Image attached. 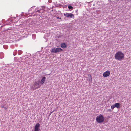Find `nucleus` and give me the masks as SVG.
<instances>
[{"instance_id": "nucleus-1", "label": "nucleus", "mask_w": 131, "mask_h": 131, "mask_svg": "<svg viewBox=\"0 0 131 131\" xmlns=\"http://www.w3.org/2000/svg\"><path fill=\"white\" fill-rule=\"evenodd\" d=\"M124 54L121 51H118L115 55V57L116 59L119 61L122 60L124 58Z\"/></svg>"}, {"instance_id": "nucleus-3", "label": "nucleus", "mask_w": 131, "mask_h": 131, "mask_svg": "<svg viewBox=\"0 0 131 131\" xmlns=\"http://www.w3.org/2000/svg\"><path fill=\"white\" fill-rule=\"evenodd\" d=\"M62 49L60 48H54L52 49L51 52L52 53H54L59 52L62 51Z\"/></svg>"}, {"instance_id": "nucleus-17", "label": "nucleus", "mask_w": 131, "mask_h": 131, "mask_svg": "<svg viewBox=\"0 0 131 131\" xmlns=\"http://www.w3.org/2000/svg\"><path fill=\"white\" fill-rule=\"evenodd\" d=\"M58 19H59V20H58V21L60 22L61 21V18H59V17H58L57 18Z\"/></svg>"}, {"instance_id": "nucleus-18", "label": "nucleus", "mask_w": 131, "mask_h": 131, "mask_svg": "<svg viewBox=\"0 0 131 131\" xmlns=\"http://www.w3.org/2000/svg\"><path fill=\"white\" fill-rule=\"evenodd\" d=\"M115 107L114 106V105H112L111 106V108L112 110H113L114 108Z\"/></svg>"}, {"instance_id": "nucleus-13", "label": "nucleus", "mask_w": 131, "mask_h": 131, "mask_svg": "<svg viewBox=\"0 0 131 131\" xmlns=\"http://www.w3.org/2000/svg\"><path fill=\"white\" fill-rule=\"evenodd\" d=\"M22 53V51L21 50H19L18 51V54L19 55H21Z\"/></svg>"}, {"instance_id": "nucleus-11", "label": "nucleus", "mask_w": 131, "mask_h": 131, "mask_svg": "<svg viewBox=\"0 0 131 131\" xmlns=\"http://www.w3.org/2000/svg\"><path fill=\"white\" fill-rule=\"evenodd\" d=\"M88 81H89L91 82L92 81V76L90 74L88 75Z\"/></svg>"}, {"instance_id": "nucleus-7", "label": "nucleus", "mask_w": 131, "mask_h": 131, "mask_svg": "<svg viewBox=\"0 0 131 131\" xmlns=\"http://www.w3.org/2000/svg\"><path fill=\"white\" fill-rule=\"evenodd\" d=\"M39 83L40 81L39 80H38L37 81H36L34 84V86L38 85V87H40V85H39Z\"/></svg>"}, {"instance_id": "nucleus-26", "label": "nucleus", "mask_w": 131, "mask_h": 131, "mask_svg": "<svg viewBox=\"0 0 131 131\" xmlns=\"http://www.w3.org/2000/svg\"><path fill=\"white\" fill-rule=\"evenodd\" d=\"M53 112V111H52V112H51V113H52V112Z\"/></svg>"}, {"instance_id": "nucleus-22", "label": "nucleus", "mask_w": 131, "mask_h": 131, "mask_svg": "<svg viewBox=\"0 0 131 131\" xmlns=\"http://www.w3.org/2000/svg\"><path fill=\"white\" fill-rule=\"evenodd\" d=\"M48 2L49 3H51V0H49L48 1Z\"/></svg>"}, {"instance_id": "nucleus-21", "label": "nucleus", "mask_w": 131, "mask_h": 131, "mask_svg": "<svg viewBox=\"0 0 131 131\" xmlns=\"http://www.w3.org/2000/svg\"><path fill=\"white\" fill-rule=\"evenodd\" d=\"M1 108H4V106H3V105H2V106H1Z\"/></svg>"}, {"instance_id": "nucleus-4", "label": "nucleus", "mask_w": 131, "mask_h": 131, "mask_svg": "<svg viewBox=\"0 0 131 131\" xmlns=\"http://www.w3.org/2000/svg\"><path fill=\"white\" fill-rule=\"evenodd\" d=\"M64 15L67 18H72L74 17V15L71 13H66V14H64Z\"/></svg>"}, {"instance_id": "nucleus-15", "label": "nucleus", "mask_w": 131, "mask_h": 131, "mask_svg": "<svg viewBox=\"0 0 131 131\" xmlns=\"http://www.w3.org/2000/svg\"><path fill=\"white\" fill-rule=\"evenodd\" d=\"M68 7L69 9H73V7L71 6H69Z\"/></svg>"}, {"instance_id": "nucleus-2", "label": "nucleus", "mask_w": 131, "mask_h": 131, "mask_svg": "<svg viewBox=\"0 0 131 131\" xmlns=\"http://www.w3.org/2000/svg\"><path fill=\"white\" fill-rule=\"evenodd\" d=\"M96 120L97 122L99 123H101L104 122V118L102 115L100 114L97 117Z\"/></svg>"}, {"instance_id": "nucleus-20", "label": "nucleus", "mask_w": 131, "mask_h": 131, "mask_svg": "<svg viewBox=\"0 0 131 131\" xmlns=\"http://www.w3.org/2000/svg\"><path fill=\"white\" fill-rule=\"evenodd\" d=\"M107 112H112V110L110 109H108L107 110Z\"/></svg>"}, {"instance_id": "nucleus-28", "label": "nucleus", "mask_w": 131, "mask_h": 131, "mask_svg": "<svg viewBox=\"0 0 131 131\" xmlns=\"http://www.w3.org/2000/svg\"><path fill=\"white\" fill-rule=\"evenodd\" d=\"M122 0H121V1H122Z\"/></svg>"}, {"instance_id": "nucleus-23", "label": "nucleus", "mask_w": 131, "mask_h": 131, "mask_svg": "<svg viewBox=\"0 0 131 131\" xmlns=\"http://www.w3.org/2000/svg\"><path fill=\"white\" fill-rule=\"evenodd\" d=\"M32 7H31V8H30L29 9V11H31V10H32Z\"/></svg>"}, {"instance_id": "nucleus-24", "label": "nucleus", "mask_w": 131, "mask_h": 131, "mask_svg": "<svg viewBox=\"0 0 131 131\" xmlns=\"http://www.w3.org/2000/svg\"><path fill=\"white\" fill-rule=\"evenodd\" d=\"M36 9H35V10H36V12H39L40 11L39 10H37L36 11Z\"/></svg>"}, {"instance_id": "nucleus-9", "label": "nucleus", "mask_w": 131, "mask_h": 131, "mask_svg": "<svg viewBox=\"0 0 131 131\" xmlns=\"http://www.w3.org/2000/svg\"><path fill=\"white\" fill-rule=\"evenodd\" d=\"M115 107H116L117 108H119L120 107V104L119 103H116L114 105Z\"/></svg>"}, {"instance_id": "nucleus-19", "label": "nucleus", "mask_w": 131, "mask_h": 131, "mask_svg": "<svg viewBox=\"0 0 131 131\" xmlns=\"http://www.w3.org/2000/svg\"><path fill=\"white\" fill-rule=\"evenodd\" d=\"M17 57H15L14 58V60L16 62L17 61Z\"/></svg>"}, {"instance_id": "nucleus-6", "label": "nucleus", "mask_w": 131, "mask_h": 131, "mask_svg": "<svg viewBox=\"0 0 131 131\" xmlns=\"http://www.w3.org/2000/svg\"><path fill=\"white\" fill-rule=\"evenodd\" d=\"M110 74V72L109 71H107L103 73V76L105 77H106L109 76Z\"/></svg>"}, {"instance_id": "nucleus-10", "label": "nucleus", "mask_w": 131, "mask_h": 131, "mask_svg": "<svg viewBox=\"0 0 131 131\" xmlns=\"http://www.w3.org/2000/svg\"><path fill=\"white\" fill-rule=\"evenodd\" d=\"M61 47L63 48H65L67 47L66 44L65 43H62L61 45Z\"/></svg>"}, {"instance_id": "nucleus-5", "label": "nucleus", "mask_w": 131, "mask_h": 131, "mask_svg": "<svg viewBox=\"0 0 131 131\" xmlns=\"http://www.w3.org/2000/svg\"><path fill=\"white\" fill-rule=\"evenodd\" d=\"M40 126V124L39 123H37L36 125L34 128V131H39L40 129L39 127Z\"/></svg>"}, {"instance_id": "nucleus-16", "label": "nucleus", "mask_w": 131, "mask_h": 131, "mask_svg": "<svg viewBox=\"0 0 131 131\" xmlns=\"http://www.w3.org/2000/svg\"><path fill=\"white\" fill-rule=\"evenodd\" d=\"M36 35L35 34H33L32 35V37L34 39H35Z\"/></svg>"}, {"instance_id": "nucleus-12", "label": "nucleus", "mask_w": 131, "mask_h": 131, "mask_svg": "<svg viewBox=\"0 0 131 131\" xmlns=\"http://www.w3.org/2000/svg\"><path fill=\"white\" fill-rule=\"evenodd\" d=\"M4 57V53L2 52L0 53V58L1 59L3 58Z\"/></svg>"}, {"instance_id": "nucleus-8", "label": "nucleus", "mask_w": 131, "mask_h": 131, "mask_svg": "<svg viewBox=\"0 0 131 131\" xmlns=\"http://www.w3.org/2000/svg\"><path fill=\"white\" fill-rule=\"evenodd\" d=\"M46 79V78L44 77L42 78L41 79V81H40V83L41 84H43L45 82V80Z\"/></svg>"}, {"instance_id": "nucleus-14", "label": "nucleus", "mask_w": 131, "mask_h": 131, "mask_svg": "<svg viewBox=\"0 0 131 131\" xmlns=\"http://www.w3.org/2000/svg\"><path fill=\"white\" fill-rule=\"evenodd\" d=\"M17 51L16 50L14 51L13 52V55L14 56H15L16 55V54H17Z\"/></svg>"}, {"instance_id": "nucleus-27", "label": "nucleus", "mask_w": 131, "mask_h": 131, "mask_svg": "<svg viewBox=\"0 0 131 131\" xmlns=\"http://www.w3.org/2000/svg\"><path fill=\"white\" fill-rule=\"evenodd\" d=\"M4 108L5 109H6L5 107H4Z\"/></svg>"}, {"instance_id": "nucleus-25", "label": "nucleus", "mask_w": 131, "mask_h": 131, "mask_svg": "<svg viewBox=\"0 0 131 131\" xmlns=\"http://www.w3.org/2000/svg\"><path fill=\"white\" fill-rule=\"evenodd\" d=\"M5 46H6L4 45V46H3V47H4V48H6H6H5Z\"/></svg>"}]
</instances>
